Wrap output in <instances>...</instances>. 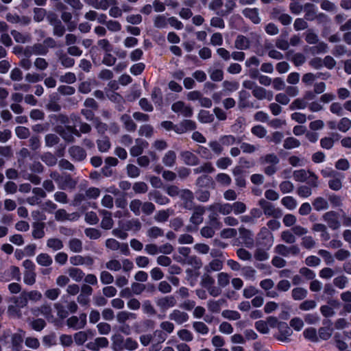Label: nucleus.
Segmentation results:
<instances>
[{
  "instance_id": "f257e3e1",
  "label": "nucleus",
  "mask_w": 351,
  "mask_h": 351,
  "mask_svg": "<svg viewBox=\"0 0 351 351\" xmlns=\"http://www.w3.org/2000/svg\"><path fill=\"white\" fill-rule=\"evenodd\" d=\"M47 19L49 25L53 27V36L62 37L64 35L66 28L55 13H49L47 14Z\"/></svg>"
},
{
  "instance_id": "f03ea898",
  "label": "nucleus",
  "mask_w": 351,
  "mask_h": 351,
  "mask_svg": "<svg viewBox=\"0 0 351 351\" xmlns=\"http://www.w3.org/2000/svg\"><path fill=\"white\" fill-rule=\"evenodd\" d=\"M256 244L269 250L273 245V236L266 228H263L257 236Z\"/></svg>"
},
{
  "instance_id": "7ed1b4c3",
  "label": "nucleus",
  "mask_w": 351,
  "mask_h": 351,
  "mask_svg": "<svg viewBox=\"0 0 351 351\" xmlns=\"http://www.w3.org/2000/svg\"><path fill=\"white\" fill-rule=\"evenodd\" d=\"M258 205L263 209V213L266 216L278 218L282 215V213L280 209L276 208L271 203L265 199H261L258 201Z\"/></svg>"
},
{
  "instance_id": "20e7f679",
  "label": "nucleus",
  "mask_w": 351,
  "mask_h": 351,
  "mask_svg": "<svg viewBox=\"0 0 351 351\" xmlns=\"http://www.w3.org/2000/svg\"><path fill=\"white\" fill-rule=\"evenodd\" d=\"M179 197L182 201V208L186 210H191L193 207L196 206L194 202L193 193L189 189H182L181 194Z\"/></svg>"
},
{
  "instance_id": "39448f33",
  "label": "nucleus",
  "mask_w": 351,
  "mask_h": 351,
  "mask_svg": "<svg viewBox=\"0 0 351 351\" xmlns=\"http://www.w3.org/2000/svg\"><path fill=\"white\" fill-rule=\"evenodd\" d=\"M324 176L326 174L324 173ZM327 176L330 177V180L328 182L329 187L334 191H338L342 187V180L344 178L343 173H339L334 170H330L327 174Z\"/></svg>"
},
{
  "instance_id": "423d86ee",
  "label": "nucleus",
  "mask_w": 351,
  "mask_h": 351,
  "mask_svg": "<svg viewBox=\"0 0 351 351\" xmlns=\"http://www.w3.org/2000/svg\"><path fill=\"white\" fill-rule=\"evenodd\" d=\"M68 153L73 161L82 162L87 157L86 150L80 145H72L69 147Z\"/></svg>"
},
{
  "instance_id": "0eeeda50",
  "label": "nucleus",
  "mask_w": 351,
  "mask_h": 351,
  "mask_svg": "<svg viewBox=\"0 0 351 351\" xmlns=\"http://www.w3.org/2000/svg\"><path fill=\"white\" fill-rule=\"evenodd\" d=\"M155 302L160 311H166L167 309L174 307L177 301L173 295H167L156 298Z\"/></svg>"
},
{
  "instance_id": "6e6552de",
  "label": "nucleus",
  "mask_w": 351,
  "mask_h": 351,
  "mask_svg": "<svg viewBox=\"0 0 351 351\" xmlns=\"http://www.w3.org/2000/svg\"><path fill=\"white\" fill-rule=\"evenodd\" d=\"M191 210H193V213L189 219V221L197 227L204 221L206 208L202 205H196Z\"/></svg>"
},
{
  "instance_id": "1a4fd4ad",
  "label": "nucleus",
  "mask_w": 351,
  "mask_h": 351,
  "mask_svg": "<svg viewBox=\"0 0 351 351\" xmlns=\"http://www.w3.org/2000/svg\"><path fill=\"white\" fill-rule=\"evenodd\" d=\"M32 314L36 317L40 315H43L49 322H53L54 319L50 304H43L39 307L32 308Z\"/></svg>"
},
{
  "instance_id": "9d476101",
  "label": "nucleus",
  "mask_w": 351,
  "mask_h": 351,
  "mask_svg": "<svg viewBox=\"0 0 351 351\" xmlns=\"http://www.w3.org/2000/svg\"><path fill=\"white\" fill-rule=\"evenodd\" d=\"M77 182L75 180L70 174H62L57 183L58 188L62 190L66 189H73L75 188Z\"/></svg>"
},
{
  "instance_id": "9b49d317",
  "label": "nucleus",
  "mask_w": 351,
  "mask_h": 351,
  "mask_svg": "<svg viewBox=\"0 0 351 351\" xmlns=\"http://www.w3.org/2000/svg\"><path fill=\"white\" fill-rule=\"evenodd\" d=\"M274 252L282 256H288L290 254L297 255L300 252V249L296 245L287 247L283 244L277 245L274 248Z\"/></svg>"
},
{
  "instance_id": "f8f14e48",
  "label": "nucleus",
  "mask_w": 351,
  "mask_h": 351,
  "mask_svg": "<svg viewBox=\"0 0 351 351\" xmlns=\"http://www.w3.org/2000/svg\"><path fill=\"white\" fill-rule=\"evenodd\" d=\"M171 110L176 113H181L185 117H191L193 115V109L186 106L183 101H178L171 106Z\"/></svg>"
},
{
  "instance_id": "ddd939ff",
  "label": "nucleus",
  "mask_w": 351,
  "mask_h": 351,
  "mask_svg": "<svg viewBox=\"0 0 351 351\" xmlns=\"http://www.w3.org/2000/svg\"><path fill=\"white\" fill-rule=\"evenodd\" d=\"M170 320L173 321L177 324L182 325L189 321V315L187 313L178 309H174L169 315Z\"/></svg>"
},
{
  "instance_id": "4468645a",
  "label": "nucleus",
  "mask_w": 351,
  "mask_h": 351,
  "mask_svg": "<svg viewBox=\"0 0 351 351\" xmlns=\"http://www.w3.org/2000/svg\"><path fill=\"white\" fill-rule=\"evenodd\" d=\"M324 123L322 120H315L311 121L309 123V128L312 132H308V141L311 142H316L319 138V134L316 132L317 130H320L324 128Z\"/></svg>"
},
{
  "instance_id": "2eb2a0df",
  "label": "nucleus",
  "mask_w": 351,
  "mask_h": 351,
  "mask_svg": "<svg viewBox=\"0 0 351 351\" xmlns=\"http://www.w3.org/2000/svg\"><path fill=\"white\" fill-rule=\"evenodd\" d=\"M180 158L185 165L189 166H196L199 164L198 157L189 151L182 152L180 153Z\"/></svg>"
},
{
  "instance_id": "dca6fc26",
  "label": "nucleus",
  "mask_w": 351,
  "mask_h": 351,
  "mask_svg": "<svg viewBox=\"0 0 351 351\" xmlns=\"http://www.w3.org/2000/svg\"><path fill=\"white\" fill-rule=\"evenodd\" d=\"M109 341L106 337H97L94 341L88 342L86 347L91 351H99L100 348L108 346Z\"/></svg>"
},
{
  "instance_id": "f3484780",
  "label": "nucleus",
  "mask_w": 351,
  "mask_h": 351,
  "mask_svg": "<svg viewBox=\"0 0 351 351\" xmlns=\"http://www.w3.org/2000/svg\"><path fill=\"white\" fill-rule=\"evenodd\" d=\"M252 93L258 100L267 99L270 101L273 98V93L271 91L267 90L265 88L258 85L256 86Z\"/></svg>"
},
{
  "instance_id": "a211bd4d",
  "label": "nucleus",
  "mask_w": 351,
  "mask_h": 351,
  "mask_svg": "<svg viewBox=\"0 0 351 351\" xmlns=\"http://www.w3.org/2000/svg\"><path fill=\"white\" fill-rule=\"evenodd\" d=\"M148 197L150 200H153L156 204L162 206L168 204L170 202V199L159 191H150L148 194Z\"/></svg>"
},
{
  "instance_id": "6ab92c4d",
  "label": "nucleus",
  "mask_w": 351,
  "mask_h": 351,
  "mask_svg": "<svg viewBox=\"0 0 351 351\" xmlns=\"http://www.w3.org/2000/svg\"><path fill=\"white\" fill-rule=\"evenodd\" d=\"M25 336V332L19 329L18 332L14 333L11 337V343L12 348L15 351H20L22 348V343Z\"/></svg>"
},
{
  "instance_id": "aec40b11",
  "label": "nucleus",
  "mask_w": 351,
  "mask_h": 351,
  "mask_svg": "<svg viewBox=\"0 0 351 351\" xmlns=\"http://www.w3.org/2000/svg\"><path fill=\"white\" fill-rule=\"evenodd\" d=\"M234 45V48L238 50H247L250 48L251 42L246 36L239 34L236 37Z\"/></svg>"
},
{
  "instance_id": "412c9836",
  "label": "nucleus",
  "mask_w": 351,
  "mask_h": 351,
  "mask_svg": "<svg viewBox=\"0 0 351 351\" xmlns=\"http://www.w3.org/2000/svg\"><path fill=\"white\" fill-rule=\"evenodd\" d=\"M148 145V143L141 138L135 140V145L130 148V153L132 156H140L145 148Z\"/></svg>"
},
{
  "instance_id": "4be33fe9",
  "label": "nucleus",
  "mask_w": 351,
  "mask_h": 351,
  "mask_svg": "<svg viewBox=\"0 0 351 351\" xmlns=\"http://www.w3.org/2000/svg\"><path fill=\"white\" fill-rule=\"evenodd\" d=\"M210 210H217L219 213L227 215L232 212V204L228 203H215L209 206Z\"/></svg>"
},
{
  "instance_id": "5701e85b",
  "label": "nucleus",
  "mask_w": 351,
  "mask_h": 351,
  "mask_svg": "<svg viewBox=\"0 0 351 351\" xmlns=\"http://www.w3.org/2000/svg\"><path fill=\"white\" fill-rule=\"evenodd\" d=\"M125 339L119 334L112 337V349L114 351H122L125 349Z\"/></svg>"
},
{
  "instance_id": "b1692460",
  "label": "nucleus",
  "mask_w": 351,
  "mask_h": 351,
  "mask_svg": "<svg viewBox=\"0 0 351 351\" xmlns=\"http://www.w3.org/2000/svg\"><path fill=\"white\" fill-rule=\"evenodd\" d=\"M223 266V261L219 258H213L204 267V270L206 273H211L213 271H221Z\"/></svg>"
},
{
  "instance_id": "393cba45",
  "label": "nucleus",
  "mask_w": 351,
  "mask_h": 351,
  "mask_svg": "<svg viewBox=\"0 0 351 351\" xmlns=\"http://www.w3.org/2000/svg\"><path fill=\"white\" fill-rule=\"evenodd\" d=\"M243 14L251 20L254 24H258L261 22L258 10L257 8H245L242 11Z\"/></svg>"
},
{
  "instance_id": "a878e982",
  "label": "nucleus",
  "mask_w": 351,
  "mask_h": 351,
  "mask_svg": "<svg viewBox=\"0 0 351 351\" xmlns=\"http://www.w3.org/2000/svg\"><path fill=\"white\" fill-rule=\"evenodd\" d=\"M176 154L173 150L167 151L162 158V163L167 167H172L176 162Z\"/></svg>"
},
{
  "instance_id": "bb28decb",
  "label": "nucleus",
  "mask_w": 351,
  "mask_h": 351,
  "mask_svg": "<svg viewBox=\"0 0 351 351\" xmlns=\"http://www.w3.org/2000/svg\"><path fill=\"white\" fill-rule=\"evenodd\" d=\"M116 318L118 323L123 324L130 319H136V315L129 311H122L117 314Z\"/></svg>"
},
{
  "instance_id": "cd10ccee",
  "label": "nucleus",
  "mask_w": 351,
  "mask_h": 351,
  "mask_svg": "<svg viewBox=\"0 0 351 351\" xmlns=\"http://www.w3.org/2000/svg\"><path fill=\"white\" fill-rule=\"evenodd\" d=\"M250 97V93L246 90H242L239 91L238 105L240 108H245L252 106V104H250L248 101Z\"/></svg>"
},
{
  "instance_id": "c85d7f7f",
  "label": "nucleus",
  "mask_w": 351,
  "mask_h": 351,
  "mask_svg": "<svg viewBox=\"0 0 351 351\" xmlns=\"http://www.w3.org/2000/svg\"><path fill=\"white\" fill-rule=\"evenodd\" d=\"M192 327L196 333L201 335H207L209 332V328L204 322H193Z\"/></svg>"
},
{
  "instance_id": "c756f323",
  "label": "nucleus",
  "mask_w": 351,
  "mask_h": 351,
  "mask_svg": "<svg viewBox=\"0 0 351 351\" xmlns=\"http://www.w3.org/2000/svg\"><path fill=\"white\" fill-rule=\"evenodd\" d=\"M173 210L168 208L166 210H158L154 215V219L159 223H163L168 220L170 215H173Z\"/></svg>"
},
{
  "instance_id": "7c9ffc66",
  "label": "nucleus",
  "mask_w": 351,
  "mask_h": 351,
  "mask_svg": "<svg viewBox=\"0 0 351 351\" xmlns=\"http://www.w3.org/2000/svg\"><path fill=\"white\" fill-rule=\"evenodd\" d=\"M32 236L35 239H41L45 236L44 228L45 226L43 222H34L32 225Z\"/></svg>"
},
{
  "instance_id": "2f4dec72",
  "label": "nucleus",
  "mask_w": 351,
  "mask_h": 351,
  "mask_svg": "<svg viewBox=\"0 0 351 351\" xmlns=\"http://www.w3.org/2000/svg\"><path fill=\"white\" fill-rule=\"evenodd\" d=\"M10 301L14 304H16L21 308H23L27 305L28 298L26 291H23L19 296H14L10 298Z\"/></svg>"
},
{
  "instance_id": "473e14b6",
  "label": "nucleus",
  "mask_w": 351,
  "mask_h": 351,
  "mask_svg": "<svg viewBox=\"0 0 351 351\" xmlns=\"http://www.w3.org/2000/svg\"><path fill=\"white\" fill-rule=\"evenodd\" d=\"M36 263L43 267H49L53 263V259L47 253H40L36 258Z\"/></svg>"
},
{
  "instance_id": "72a5a7b5",
  "label": "nucleus",
  "mask_w": 351,
  "mask_h": 351,
  "mask_svg": "<svg viewBox=\"0 0 351 351\" xmlns=\"http://www.w3.org/2000/svg\"><path fill=\"white\" fill-rule=\"evenodd\" d=\"M325 221L328 223V226L332 229L339 228V223L337 220L336 214L333 212H328L324 216Z\"/></svg>"
},
{
  "instance_id": "f704fd0d",
  "label": "nucleus",
  "mask_w": 351,
  "mask_h": 351,
  "mask_svg": "<svg viewBox=\"0 0 351 351\" xmlns=\"http://www.w3.org/2000/svg\"><path fill=\"white\" fill-rule=\"evenodd\" d=\"M121 121L123 123L126 130L129 132H134L136 129V125L131 119L130 115L124 114L121 117Z\"/></svg>"
},
{
  "instance_id": "c9c22d12",
  "label": "nucleus",
  "mask_w": 351,
  "mask_h": 351,
  "mask_svg": "<svg viewBox=\"0 0 351 351\" xmlns=\"http://www.w3.org/2000/svg\"><path fill=\"white\" fill-rule=\"evenodd\" d=\"M278 327L280 335L278 339L280 341H285L291 335L292 331L288 325L285 322L279 323Z\"/></svg>"
},
{
  "instance_id": "e433bc0d",
  "label": "nucleus",
  "mask_w": 351,
  "mask_h": 351,
  "mask_svg": "<svg viewBox=\"0 0 351 351\" xmlns=\"http://www.w3.org/2000/svg\"><path fill=\"white\" fill-rule=\"evenodd\" d=\"M68 274L69 277H71L75 282H80L85 276V274L83 271L77 267H70L68 269Z\"/></svg>"
},
{
  "instance_id": "4c0bfd02",
  "label": "nucleus",
  "mask_w": 351,
  "mask_h": 351,
  "mask_svg": "<svg viewBox=\"0 0 351 351\" xmlns=\"http://www.w3.org/2000/svg\"><path fill=\"white\" fill-rule=\"evenodd\" d=\"M41 160L49 167L55 166L58 162L56 156L51 152L44 153L41 157Z\"/></svg>"
},
{
  "instance_id": "58836bf2",
  "label": "nucleus",
  "mask_w": 351,
  "mask_h": 351,
  "mask_svg": "<svg viewBox=\"0 0 351 351\" xmlns=\"http://www.w3.org/2000/svg\"><path fill=\"white\" fill-rule=\"evenodd\" d=\"M47 247L53 251H58L63 248L64 245L62 240L58 238H50L47 241Z\"/></svg>"
},
{
  "instance_id": "ea45409f",
  "label": "nucleus",
  "mask_w": 351,
  "mask_h": 351,
  "mask_svg": "<svg viewBox=\"0 0 351 351\" xmlns=\"http://www.w3.org/2000/svg\"><path fill=\"white\" fill-rule=\"evenodd\" d=\"M11 35L18 43H26L31 40V36L29 34H23L16 30H12Z\"/></svg>"
},
{
  "instance_id": "a19ab883",
  "label": "nucleus",
  "mask_w": 351,
  "mask_h": 351,
  "mask_svg": "<svg viewBox=\"0 0 351 351\" xmlns=\"http://www.w3.org/2000/svg\"><path fill=\"white\" fill-rule=\"evenodd\" d=\"M184 263L189 265H191L195 269H199L202 266L201 258L195 255H192L186 258Z\"/></svg>"
},
{
  "instance_id": "79ce46f5",
  "label": "nucleus",
  "mask_w": 351,
  "mask_h": 351,
  "mask_svg": "<svg viewBox=\"0 0 351 351\" xmlns=\"http://www.w3.org/2000/svg\"><path fill=\"white\" fill-rule=\"evenodd\" d=\"M237 0H226L225 10L217 11V14L220 16H226L231 13L236 7Z\"/></svg>"
},
{
  "instance_id": "37998d69",
  "label": "nucleus",
  "mask_w": 351,
  "mask_h": 351,
  "mask_svg": "<svg viewBox=\"0 0 351 351\" xmlns=\"http://www.w3.org/2000/svg\"><path fill=\"white\" fill-rule=\"evenodd\" d=\"M219 141L222 146L229 147L234 143H241V141L240 138L237 141V138L233 135H224L219 138Z\"/></svg>"
},
{
  "instance_id": "c03bdc74",
  "label": "nucleus",
  "mask_w": 351,
  "mask_h": 351,
  "mask_svg": "<svg viewBox=\"0 0 351 351\" xmlns=\"http://www.w3.org/2000/svg\"><path fill=\"white\" fill-rule=\"evenodd\" d=\"M260 162L262 165H276L279 162V158L274 154H269L260 158Z\"/></svg>"
},
{
  "instance_id": "a18cd8bd",
  "label": "nucleus",
  "mask_w": 351,
  "mask_h": 351,
  "mask_svg": "<svg viewBox=\"0 0 351 351\" xmlns=\"http://www.w3.org/2000/svg\"><path fill=\"white\" fill-rule=\"evenodd\" d=\"M21 308L16 304L13 303L8 306L7 313L10 317L21 318L22 315Z\"/></svg>"
},
{
  "instance_id": "49530a36",
  "label": "nucleus",
  "mask_w": 351,
  "mask_h": 351,
  "mask_svg": "<svg viewBox=\"0 0 351 351\" xmlns=\"http://www.w3.org/2000/svg\"><path fill=\"white\" fill-rule=\"evenodd\" d=\"M163 235L164 230L158 226H152L147 230V236L152 239H156Z\"/></svg>"
},
{
  "instance_id": "de8ad7c7",
  "label": "nucleus",
  "mask_w": 351,
  "mask_h": 351,
  "mask_svg": "<svg viewBox=\"0 0 351 351\" xmlns=\"http://www.w3.org/2000/svg\"><path fill=\"white\" fill-rule=\"evenodd\" d=\"M142 201L138 199H134L130 201L129 204L130 210L135 216H139L141 212Z\"/></svg>"
},
{
  "instance_id": "09e8293b",
  "label": "nucleus",
  "mask_w": 351,
  "mask_h": 351,
  "mask_svg": "<svg viewBox=\"0 0 351 351\" xmlns=\"http://www.w3.org/2000/svg\"><path fill=\"white\" fill-rule=\"evenodd\" d=\"M218 286L221 288L227 287L230 283V276L228 273L220 272L217 276Z\"/></svg>"
},
{
  "instance_id": "8fccbe9b",
  "label": "nucleus",
  "mask_w": 351,
  "mask_h": 351,
  "mask_svg": "<svg viewBox=\"0 0 351 351\" xmlns=\"http://www.w3.org/2000/svg\"><path fill=\"white\" fill-rule=\"evenodd\" d=\"M97 147L99 152H106L109 150L111 146L110 141L107 136H104L101 139L97 141Z\"/></svg>"
},
{
  "instance_id": "3c124183",
  "label": "nucleus",
  "mask_w": 351,
  "mask_h": 351,
  "mask_svg": "<svg viewBox=\"0 0 351 351\" xmlns=\"http://www.w3.org/2000/svg\"><path fill=\"white\" fill-rule=\"evenodd\" d=\"M69 247L73 252L80 253L82 251V242L81 240L73 238L69 241Z\"/></svg>"
},
{
  "instance_id": "603ef678",
  "label": "nucleus",
  "mask_w": 351,
  "mask_h": 351,
  "mask_svg": "<svg viewBox=\"0 0 351 351\" xmlns=\"http://www.w3.org/2000/svg\"><path fill=\"white\" fill-rule=\"evenodd\" d=\"M215 171V168L213 167L211 162H206L203 163L201 166L197 167L193 169L195 173H213Z\"/></svg>"
},
{
  "instance_id": "864d4df0",
  "label": "nucleus",
  "mask_w": 351,
  "mask_h": 351,
  "mask_svg": "<svg viewBox=\"0 0 351 351\" xmlns=\"http://www.w3.org/2000/svg\"><path fill=\"white\" fill-rule=\"evenodd\" d=\"M60 142V138L56 134H48L45 136V146L52 147L58 145Z\"/></svg>"
},
{
  "instance_id": "5fc2aeb1",
  "label": "nucleus",
  "mask_w": 351,
  "mask_h": 351,
  "mask_svg": "<svg viewBox=\"0 0 351 351\" xmlns=\"http://www.w3.org/2000/svg\"><path fill=\"white\" fill-rule=\"evenodd\" d=\"M168 19L164 15H156L154 19V25L156 28L163 29L167 27Z\"/></svg>"
},
{
  "instance_id": "6e6d98bb",
  "label": "nucleus",
  "mask_w": 351,
  "mask_h": 351,
  "mask_svg": "<svg viewBox=\"0 0 351 351\" xmlns=\"http://www.w3.org/2000/svg\"><path fill=\"white\" fill-rule=\"evenodd\" d=\"M177 335L180 340L186 342L192 341L193 339V335L192 332L185 328L180 329L177 332Z\"/></svg>"
},
{
  "instance_id": "4d7b16f0",
  "label": "nucleus",
  "mask_w": 351,
  "mask_h": 351,
  "mask_svg": "<svg viewBox=\"0 0 351 351\" xmlns=\"http://www.w3.org/2000/svg\"><path fill=\"white\" fill-rule=\"evenodd\" d=\"M215 230H217V228L207 225L200 229V234L204 238L210 239L215 235Z\"/></svg>"
},
{
  "instance_id": "13d9d810",
  "label": "nucleus",
  "mask_w": 351,
  "mask_h": 351,
  "mask_svg": "<svg viewBox=\"0 0 351 351\" xmlns=\"http://www.w3.org/2000/svg\"><path fill=\"white\" fill-rule=\"evenodd\" d=\"M306 290L302 287H297L292 290L291 295L295 300H302L306 296Z\"/></svg>"
},
{
  "instance_id": "bf43d9fd",
  "label": "nucleus",
  "mask_w": 351,
  "mask_h": 351,
  "mask_svg": "<svg viewBox=\"0 0 351 351\" xmlns=\"http://www.w3.org/2000/svg\"><path fill=\"white\" fill-rule=\"evenodd\" d=\"M351 128V120L347 117H343L337 124V129L342 132H346Z\"/></svg>"
},
{
  "instance_id": "052dcab7",
  "label": "nucleus",
  "mask_w": 351,
  "mask_h": 351,
  "mask_svg": "<svg viewBox=\"0 0 351 351\" xmlns=\"http://www.w3.org/2000/svg\"><path fill=\"white\" fill-rule=\"evenodd\" d=\"M154 134V128L149 124L143 125L138 130V134L141 136L150 138Z\"/></svg>"
},
{
  "instance_id": "680f3d73",
  "label": "nucleus",
  "mask_w": 351,
  "mask_h": 351,
  "mask_svg": "<svg viewBox=\"0 0 351 351\" xmlns=\"http://www.w3.org/2000/svg\"><path fill=\"white\" fill-rule=\"evenodd\" d=\"M59 60L60 61L61 64L66 68L71 67L75 64V60L66 53H62L59 56Z\"/></svg>"
},
{
  "instance_id": "e2e57ef3",
  "label": "nucleus",
  "mask_w": 351,
  "mask_h": 351,
  "mask_svg": "<svg viewBox=\"0 0 351 351\" xmlns=\"http://www.w3.org/2000/svg\"><path fill=\"white\" fill-rule=\"evenodd\" d=\"M36 274L34 271H25L23 281L26 285H33L36 282Z\"/></svg>"
},
{
  "instance_id": "0e129e2a",
  "label": "nucleus",
  "mask_w": 351,
  "mask_h": 351,
  "mask_svg": "<svg viewBox=\"0 0 351 351\" xmlns=\"http://www.w3.org/2000/svg\"><path fill=\"white\" fill-rule=\"evenodd\" d=\"M254 258L258 261H264L269 258V254L267 253V250L258 247L254 254Z\"/></svg>"
},
{
  "instance_id": "69168bd1",
  "label": "nucleus",
  "mask_w": 351,
  "mask_h": 351,
  "mask_svg": "<svg viewBox=\"0 0 351 351\" xmlns=\"http://www.w3.org/2000/svg\"><path fill=\"white\" fill-rule=\"evenodd\" d=\"M215 179L218 183L226 186H229L232 182L230 176L224 173H218Z\"/></svg>"
},
{
  "instance_id": "338daca9",
  "label": "nucleus",
  "mask_w": 351,
  "mask_h": 351,
  "mask_svg": "<svg viewBox=\"0 0 351 351\" xmlns=\"http://www.w3.org/2000/svg\"><path fill=\"white\" fill-rule=\"evenodd\" d=\"M15 134L19 138L26 139L30 135L29 130L23 126H18L15 128Z\"/></svg>"
},
{
  "instance_id": "774afa93",
  "label": "nucleus",
  "mask_w": 351,
  "mask_h": 351,
  "mask_svg": "<svg viewBox=\"0 0 351 351\" xmlns=\"http://www.w3.org/2000/svg\"><path fill=\"white\" fill-rule=\"evenodd\" d=\"M237 256L241 261H250L252 258V254L245 248L240 247L237 250Z\"/></svg>"
}]
</instances>
